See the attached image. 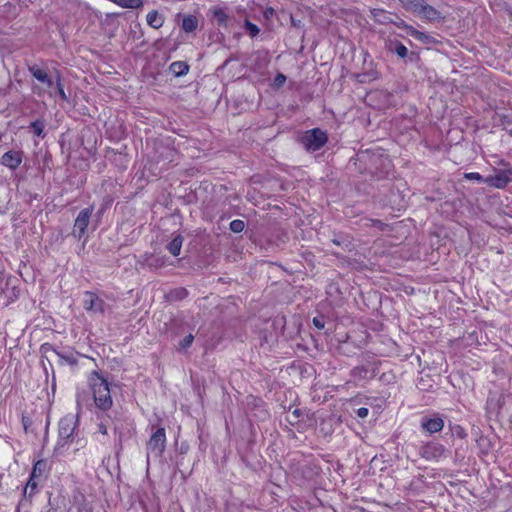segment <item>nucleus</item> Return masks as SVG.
Listing matches in <instances>:
<instances>
[{"label":"nucleus","instance_id":"24","mask_svg":"<svg viewBox=\"0 0 512 512\" xmlns=\"http://www.w3.org/2000/svg\"><path fill=\"white\" fill-rule=\"evenodd\" d=\"M44 128L45 122L41 119H37L30 124V129H32L33 133L38 137H44Z\"/></svg>","mask_w":512,"mask_h":512},{"label":"nucleus","instance_id":"35","mask_svg":"<svg viewBox=\"0 0 512 512\" xmlns=\"http://www.w3.org/2000/svg\"><path fill=\"white\" fill-rule=\"evenodd\" d=\"M312 323L317 329L322 330L325 327V317L324 316L314 317L312 320Z\"/></svg>","mask_w":512,"mask_h":512},{"label":"nucleus","instance_id":"34","mask_svg":"<svg viewBox=\"0 0 512 512\" xmlns=\"http://www.w3.org/2000/svg\"><path fill=\"white\" fill-rule=\"evenodd\" d=\"M286 82V76L282 73H278L274 78L273 86L276 88L282 87Z\"/></svg>","mask_w":512,"mask_h":512},{"label":"nucleus","instance_id":"43","mask_svg":"<svg viewBox=\"0 0 512 512\" xmlns=\"http://www.w3.org/2000/svg\"><path fill=\"white\" fill-rule=\"evenodd\" d=\"M459 430L456 431L457 435L460 437H464L465 433L463 432V429L458 427Z\"/></svg>","mask_w":512,"mask_h":512},{"label":"nucleus","instance_id":"39","mask_svg":"<svg viewBox=\"0 0 512 512\" xmlns=\"http://www.w3.org/2000/svg\"><path fill=\"white\" fill-rule=\"evenodd\" d=\"M275 14V10L272 7H267L264 11V17L270 19Z\"/></svg>","mask_w":512,"mask_h":512},{"label":"nucleus","instance_id":"40","mask_svg":"<svg viewBox=\"0 0 512 512\" xmlns=\"http://www.w3.org/2000/svg\"><path fill=\"white\" fill-rule=\"evenodd\" d=\"M98 431L103 434V435H107V427L104 423H100L98 425Z\"/></svg>","mask_w":512,"mask_h":512},{"label":"nucleus","instance_id":"7","mask_svg":"<svg viewBox=\"0 0 512 512\" xmlns=\"http://www.w3.org/2000/svg\"><path fill=\"white\" fill-rule=\"evenodd\" d=\"M445 447L437 442H429L419 449V454L422 458L428 461H438L446 456Z\"/></svg>","mask_w":512,"mask_h":512},{"label":"nucleus","instance_id":"18","mask_svg":"<svg viewBox=\"0 0 512 512\" xmlns=\"http://www.w3.org/2000/svg\"><path fill=\"white\" fill-rule=\"evenodd\" d=\"M198 27V19L194 15H186L183 17L181 28L186 33L194 32Z\"/></svg>","mask_w":512,"mask_h":512},{"label":"nucleus","instance_id":"4","mask_svg":"<svg viewBox=\"0 0 512 512\" xmlns=\"http://www.w3.org/2000/svg\"><path fill=\"white\" fill-rule=\"evenodd\" d=\"M327 141V133L320 128L307 130L299 137L300 144H302L308 152L320 150Z\"/></svg>","mask_w":512,"mask_h":512},{"label":"nucleus","instance_id":"10","mask_svg":"<svg viewBox=\"0 0 512 512\" xmlns=\"http://www.w3.org/2000/svg\"><path fill=\"white\" fill-rule=\"evenodd\" d=\"M416 15L430 22L441 21L444 19L441 12L433 6L426 4L425 0L421 3Z\"/></svg>","mask_w":512,"mask_h":512},{"label":"nucleus","instance_id":"3","mask_svg":"<svg viewBox=\"0 0 512 512\" xmlns=\"http://www.w3.org/2000/svg\"><path fill=\"white\" fill-rule=\"evenodd\" d=\"M166 448V432L165 428L158 427L151 434L146 447V458L147 464H149L150 457L153 456L155 459H160Z\"/></svg>","mask_w":512,"mask_h":512},{"label":"nucleus","instance_id":"38","mask_svg":"<svg viewBox=\"0 0 512 512\" xmlns=\"http://www.w3.org/2000/svg\"><path fill=\"white\" fill-rule=\"evenodd\" d=\"M354 413L360 419H365L369 415V409L366 407H360L354 410Z\"/></svg>","mask_w":512,"mask_h":512},{"label":"nucleus","instance_id":"12","mask_svg":"<svg viewBox=\"0 0 512 512\" xmlns=\"http://www.w3.org/2000/svg\"><path fill=\"white\" fill-rule=\"evenodd\" d=\"M49 470L48 462L46 460H38L32 469L30 479L28 481V485L32 488L36 487L35 479L45 478L46 474Z\"/></svg>","mask_w":512,"mask_h":512},{"label":"nucleus","instance_id":"44","mask_svg":"<svg viewBox=\"0 0 512 512\" xmlns=\"http://www.w3.org/2000/svg\"><path fill=\"white\" fill-rule=\"evenodd\" d=\"M332 242L337 245V246H340L341 245V241L338 239V238H334L332 239Z\"/></svg>","mask_w":512,"mask_h":512},{"label":"nucleus","instance_id":"20","mask_svg":"<svg viewBox=\"0 0 512 512\" xmlns=\"http://www.w3.org/2000/svg\"><path fill=\"white\" fill-rule=\"evenodd\" d=\"M183 237L178 234L174 236V238L168 243L166 246L167 250L173 255L178 256L180 254L182 244H183Z\"/></svg>","mask_w":512,"mask_h":512},{"label":"nucleus","instance_id":"22","mask_svg":"<svg viewBox=\"0 0 512 512\" xmlns=\"http://www.w3.org/2000/svg\"><path fill=\"white\" fill-rule=\"evenodd\" d=\"M390 50L400 58H405L408 55L407 47L400 41L390 42Z\"/></svg>","mask_w":512,"mask_h":512},{"label":"nucleus","instance_id":"31","mask_svg":"<svg viewBox=\"0 0 512 512\" xmlns=\"http://www.w3.org/2000/svg\"><path fill=\"white\" fill-rule=\"evenodd\" d=\"M22 424L26 433H28L29 431L34 432V429L32 428L33 419L30 416L22 414Z\"/></svg>","mask_w":512,"mask_h":512},{"label":"nucleus","instance_id":"17","mask_svg":"<svg viewBox=\"0 0 512 512\" xmlns=\"http://www.w3.org/2000/svg\"><path fill=\"white\" fill-rule=\"evenodd\" d=\"M41 349L45 354H49L50 356L55 355V356L59 357L60 359H63L65 362H67L69 364L76 363V359L73 356L61 355L51 344H48V343L43 344Z\"/></svg>","mask_w":512,"mask_h":512},{"label":"nucleus","instance_id":"5","mask_svg":"<svg viewBox=\"0 0 512 512\" xmlns=\"http://www.w3.org/2000/svg\"><path fill=\"white\" fill-rule=\"evenodd\" d=\"M372 172L378 179L386 178L393 171V164L388 155L379 153L371 156Z\"/></svg>","mask_w":512,"mask_h":512},{"label":"nucleus","instance_id":"30","mask_svg":"<svg viewBox=\"0 0 512 512\" xmlns=\"http://www.w3.org/2000/svg\"><path fill=\"white\" fill-rule=\"evenodd\" d=\"M245 223L242 220L236 219L230 223V230L234 233H240L244 230Z\"/></svg>","mask_w":512,"mask_h":512},{"label":"nucleus","instance_id":"41","mask_svg":"<svg viewBox=\"0 0 512 512\" xmlns=\"http://www.w3.org/2000/svg\"><path fill=\"white\" fill-rule=\"evenodd\" d=\"M42 83L45 84L48 88H51L53 86V80L50 76H48L47 80L43 81Z\"/></svg>","mask_w":512,"mask_h":512},{"label":"nucleus","instance_id":"26","mask_svg":"<svg viewBox=\"0 0 512 512\" xmlns=\"http://www.w3.org/2000/svg\"><path fill=\"white\" fill-rule=\"evenodd\" d=\"M244 29L251 38H255L260 32L259 27L256 24L250 22L248 19L244 20Z\"/></svg>","mask_w":512,"mask_h":512},{"label":"nucleus","instance_id":"33","mask_svg":"<svg viewBox=\"0 0 512 512\" xmlns=\"http://www.w3.org/2000/svg\"><path fill=\"white\" fill-rule=\"evenodd\" d=\"M302 412L300 409H294L292 412H291V415H289L287 417V420L288 422L291 424V425H294L295 423H297L299 421V417L301 416Z\"/></svg>","mask_w":512,"mask_h":512},{"label":"nucleus","instance_id":"11","mask_svg":"<svg viewBox=\"0 0 512 512\" xmlns=\"http://www.w3.org/2000/svg\"><path fill=\"white\" fill-rule=\"evenodd\" d=\"M23 152L10 150L3 154L1 163L11 170H16L22 163Z\"/></svg>","mask_w":512,"mask_h":512},{"label":"nucleus","instance_id":"37","mask_svg":"<svg viewBox=\"0 0 512 512\" xmlns=\"http://www.w3.org/2000/svg\"><path fill=\"white\" fill-rule=\"evenodd\" d=\"M370 226L378 228L380 231H384L388 225L378 219H370Z\"/></svg>","mask_w":512,"mask_h":512},{"label":"nucleus","instance_id":"28","mask_svg":"<svg viewBox=\"0 0 512 512\" xmlns=\"http://www.w3.org/2000/svg\"><path fill=\"white\" fill-rule=\"evenodd\" d=\"M194 340V336L192 334H189L185 336L178 344L177 350L178 351H184L187 348H189Z\"/></svg>","mask_w":512,"mask_h":512},{"label":"nucleus","instance_id":"36","mask_svg":"<svg viewBox=\"0 0 512 512\" xmlns=\"http://www.w3.org/2000/svg\"><path fill=\"white\" fill-rule=\"evenodd\" d=\"M465 178L468 179V180H475V181L483 182V183H484V180H485V178L481 174H479L477 172L466 173L465 174Z\"/></svg>","mask_w":512,"mask_h":512},{"label":"nucleus","instance_id":"25","mask_svg":"<svg viewBox=\"0 0 512 512\" xmlns=\"http://www.w3.org/2000/svg\"><path fill=\"white\" fill-rule=\"evenodd\" d=\"M144 36V31L140 23H135L130 27L129 37L133 40L141 39Z\"/></svg>","mask_w":512,"mask_h":512},{"label":"nucleus","instance_id":"16","mask_svg":"<svg viewBox=\"0 0 512 512\" xmlns=\"http://www.w3.org/2000/svg\"><path fill=\"white\" fill-rule=\"evenodd\" d=\"M146 20L147 24L154 29H159L164 24V17L157 10L150 11L146 16Z\"/></svg>","mask_w":512,"mask_h":512},{"label":"nucleus","instance_id":"1","mask_svg":"<svg viewBox=\"0 0 512 512\" xmlns=\"http://www.w3.org/2000/svg\"><path fill=\"white\" fill-rule=\"evenodd\" d=\"M88 380L96 407L102 411L109 410L112 407L113 400L108 379L94 370L90 373Z\"/></svg>","mask_w":512,"mask_h":512},{"label":"nucleus","instance_id":"13","mask_svg":"<svg viewBox=\"0 0 512 512\" xmlns=\"http://www.w3.org/2000/svg\"><path fill=\"white\" fill-rule=\"evenodd\" d=\"M421 427L428 433L433 434L443 429L444 421L440 417L423 418L421 421Z\"/></svg>","mask_w":512,"mask_h":512},{"label":"nucleus","instance_id":"9","mask_svg":"<svg viewBox=\"0 0 512 512\" xmlns=\"http://www.w3.org/2000/svg\"><path fill=\"white\" fill-rule=\"evenodd\" d=\"M105 305V301L94 292L86 291L84 293L83 307L87 312L93 314H103Z\"/></svg>","mask_w":512,"mask_h":512},{"label":"nucleus","instance_id":"2","mask_svg":"<svg viewBox=\"0 0 512 512\" xmlns=\"http://www.w3.org/2000/svg\"><path fill=\"white\" fill-rule=\"evenodd\" d=\"M77 426L78 420L72 414H68L60 419L58 430L59 440L57 443L58 447H63L74 441L78 436V432L76 431Z\"/></svg>","mask_w":512,"mask_h":512},{"label":"nucleus","instance_id":"27","mask_svg":"<svg viewBox=\"0 0 512 512\" xmlns=\"http://www.w3.org/2000/svg\"><path fill=\"white\" fill-rule=\"evenodd\" d=\"M188 295V292L185 288H177L172 290L169 293V298L171 300H182Z\"/></svg>","mask_w":512,"mask_h":512},{"label":"nucleus","instance_id":"29","mask_svg":"<svg viewBox=\"0 0 512 512\" xmlns=\"http://www.w3.org/2000/svg\"><path fill=\"white\" fill-rule=\"evenodd\" d=\"M368 370L364 366H357L351 370V375L355 378L363 379L367 376Z\"/></svg>","mask_w":512,"mask_h":512},{"label":"nucleus","instance_id":"46","mask_svg":"<svg viewBox=\"0 0 512 512\" xmlns=\"http://www.w3.org/2000/svg\"><path fill=\"white\" fill-rule=\"evenodd\" d=\"M351 402L355 403V404L359 403V401L357 399H353Z\"/></svg>","mask_w":512,"mask_h":512},{"label":"nucleus","instance_id":"45","mask_svg":"<svg viewBox=\"0 0 512 512\" xmlns=\"http://www.w3.org/2000/svg\"><path fill=\"white\" fill-rule=\"evenodd\" d=\"M34 93L40 96L42 94V91L40 89L36 90V88H34Z\"/></svg>","mask_w":512,"mask_h":512},{"label":"nucleus","instance_id":"19","mask_svg":"<svg viewBox=\"0 0 512 512\" xmlns=\"http://www.w3.org/2000/svg\"><path fill=\"white\" fill-rule=\"evenodd\" d=\"M169 70L176 76H184L189 71V65L184 61H175L171 63Z\"/></svg>","mask_w":512,"mask_h":512},{"label":"nucleus","instance_id":"15","mask_svg":"<svg viewBox=\"0 0 512 512\" xmlns=\"http://www.w3.org/2000/svg\"><path fill=\"white\" fill-rule=\"evenodd\" d=\"M209 12L219 27H228L229 16L221 7H212Z\"/></svg>","mask_w":512,"mask_h":512},{"label":"nucleus","instance_id":"21","mask_svg":"<svg viewBox=\"0 0 512 512\" xmlns=\"http://www.w3.org/2000/svg\"><path fill=\"white\" fill-rule=\"evenodd\" d=\"M28 71L31 73V75L37 79L39 82H43L47 80V77L49 76L46 72V70L40 68L38 65H29Z\"/></svg>","mask_w":512,"mask_h":512},{"label":"nucleus","instance_id":"8","mask_svg":"<svg viewBox=\"0 0 512 512\" xmlns=\"http://www.w3.org/2000/svg\"><path fill=\"white\" fill-rule=\"evenodd\" d=\"M92 213H93V206L85 208L79 212L78 216L75 219L74 228H73V232H72V235L75 238L80 240L82 237H84L86 229L89 225Z\"/></svg>","mask_w":512,"mask_h":512},{"label":"nucleus","instance_id":"6","mask_svg":"<svg viewBox=\"0 0 512 512\" xmlns=\"http://www.w3.org/2000/svg\"><path fill=\"white\" fill-rule=\"evenodd\" d=\"M512 182V166L495 171L494 175L485 178L484 183L489 186L503 189Z\"/></svg>","mask_w":512,"mask_h":512},{"label":"nucleus","instance_id":"23","mask_svg":"<svg viewBox=\"0 0 512 512\" xmlns=\"http://www.w3.org/2000/svg\"><path fill=\"white\" fill-rule=\"evenodd\" d=\"M403 8L416 14L423 0H399Z\"/></svg>","mask_w":512,"mask_h":512},{"label":"nucleus","instance_id":"32","mask_svg":"<svg viewBox=\"0 0 512 512\" xmlns=\"http://www.w3.org/2000/svg\"><path fill=\"white\" fill-rule=\"evenodd\" d=\"M56 88H57V93L60 96V98L64 101H67L68 97L64 91L60 75H58L56 78Z\"/></svg>","mask_w":512,"mask_h":512},{"label":"nucleus","instance_id":"14","mask_svg":"<svg viewBox=\"0 0 512 512\" xmlns=\"http://www.w3.org/2000/svg\"><path fill=\"white\" fill-rule=\"evenodd\" d=\"M404 30L406 33L414 39L420 41L423 44H431L435 42L434 37L424 32H421L410 25H405Z\"/></svg>","mask_w":512,"mask_h":512},{"label":"nucleus","instance_id":"42","mask_svg":"<svg viewBox=\"0 0 512 512\" xmlns=\"http://www.w3.org/2000/svg\"><path fill=\"white\" fill-rule=\"evenodd\" d=\"M405 25H407V24H406V23H405V21H403V20H400V22L396 23V26H397L398 28H402V29H404V26H405Z\"/></svg>","mask_w":512,"mask_h":512}]
</instances>
